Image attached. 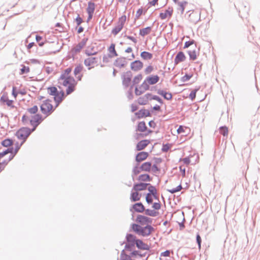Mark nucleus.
<instances>
[{
  "label": "nucleus",
  "mask_w": 260,
  "mask_h": 260,
  "mask_svg": "<svg viewBox=\"0 0 260 260\" xmlns=\"http://www.w3.org/2000/svg\"><path fill=\"white\" fill-rule=\"evenodd\" d=\"M126 17L125 15H122L120 17L118 18V21L117 24H119L120 25L123 27L124 23L126 21Z\"/></svg>",
  "instance_id": "nucleus-49"
},
{
  "label": "nucleus",
  "mask_w": 260,
  "mask_h": 260,
  "mask_svg": "<svg viewBox=\"0 0 260 260\" xmlns=\"http://www.w3.org/2000/svg\"><path fill=\"white\" fill-rule=\"evenodd\" d=\"M192 74H185L184 76L181 77V81L182 82L188 81L192 78Z\"/></svg>",
  "instance_id": "nucleus-53"
},
{
  "label": "nucleus",
  "mask_w": 260,
  "mask_h": 260,
  "mask_svg": "<svg viewBox=\"0 0 260 260\" xmlns=\"http://www.w3.org/2000/svg\"><path fill=\"white\" fill-rule=\"evenodd\" d=\"M152 93H147L144 96H141L138 99V103L140 105H145L147 104Z\"/></svg>",
  "instance_id": "nucleus-20"
},
{
  "label": "nucleus",
  "mask_w": 260,
  "mask_h": 260,
  "mask_svg": "<svg viewBox=\"0 0 260 260\" xmlns=\"http://www.w3.org/2000/svg\"><path fill=\"white\" fill-rule=\"evenodd\" d=\"M149 100H155L157 101L161 105L164 104L163 100L158 95H152L150 96Z\"/></svg>",
  "instance_id": "nucleus-47"
},
{
  "label": "nucleus",
  "mask_w": 260,
  "mask_h": 260,
  "mask_svg": "<svg viewBox=\"0 0 260 260\" xmlns=\"http://www.w3.org/2000/svg\"><path fill=\"white\" fill-rule=\"evenodd\" d=\"M131 69L134 72L140 71L143 67V63L140 60H135L131 63Z\"/></svg>",
  "instance_id": "nucleus-10"
},
{
  "label": "nucleus",
  "mask_w": 260,
  "mask_h": 260,
  "mask_svg": "<svg viewBox=\"0 0 260 260\" xmlns=\"http://www.w3.org/2000/svg\"><path fill=\"white\" fill-rule=\"evenodd\" d=\"M187 3H188L186 1H183L178 3L179 6H180V10H181V14L183 13L185 7Z\"/></svg>",
  "instance_id": "nucleus-54"
},
{
  "label": "nucleus",
  "mask_w": 260,
  "mask_h": 260,
  "mask_svg": "<svg viewBox=\"0 0 260 260\" xmlns=\"http://www.w3.org/2000/svg\"><path fill=\"white\" fill-rule=\"evenodd\" d=\"M147 203L149 205L151 204L153 202V198L149 196V193H147L145 197Z\"/></svg>",
  "instance_id": "nucleus-58"
},
{
  "label": "nucleus",
  "mask_w": 260,
  "mask_h": 260,
  "mask_svg": "<svg viewBox=\"0 0 260 260\" xmlns=\"http://www.w3.org/2000/svg\"><path fill=\"white\" fill-rule=\"evenodd\" d=\"M219 133L224 137L228 136V128L226 126H221L219 127Z\"/></svg>",
  "instance_id": "nucleus-45"
},
{
  "label": "nucleus",
  "mask_w": 260,
  "mask_h": 260,
  "mask_svg": "<svg viewBox=\"0 0 260 260\" xmlns=\"http://www.w3.org/2000/svg\"><path fill=\"white\" fill-rule=\"evenodd\" d=\"M182 188V185L180 184L179 185H178L176 187L171 189H167V191L171 193H174L175 192H178L180 191Z\"/></svg>",
  "instance_id": "nucleus-48"
},
{
  "label": "nucleus",
  "mask_w": 260,
  "mask_h": 260,
  "mask_svg": "<svg viewBox=\"0 0 260 260\" xmlns=\"http://www.w3.org/2000/svg\"><path fill=\"white\" fill-rule=\"evenodd\" d=\"M142 75L141 74H139L134 78L132 80V83H133V85L138 84L142 79Z\"/></svg>",
  "instance_id": "nucleus-42"
},
{
  "label": "nucleus",
  "mask_w": 260,
  "mask_h": 260,
  "mask_svg": "<svg viewBox=\"0 0 260 260\" xmlns=\"http://www.w3.org/2000/svg\"><path fill=\"white\" fill-rule=\"evenodd\" d=\"M15 135L19 140L26 141L29 136V128L28 127H22L17 131Z\"/></svg>",
  "instance_id": "nucleus-4"
},
{
  "label": "nucleus",
  "mask_w": 260,
  "mask_h": 260,
  "mask_svg": "<svg viewBox=\"0 0 260 260\" xmlns=\"http://www.w3.org/2000/svg\"><path fill=\"white\" fill-rule=\"evenodd\" d=\"M200 89V87L194 88L193 89L189 94V99L192 101H194L196 96V93L197 91Z\"/></svg>",
  "instance_id": "nucleus-43"
},
{
  "label": "nucleus",
  "mask_w": 260,
  "mask_h": 260,
  "mask_svg": "<svg viewBox=\"0 0 260 260\" xmlns=\"http://www.w3.org/2000/svg\"><path fill=\"white\" fill-rule=\"evenodd\" d=\"M132 77L133 73L131 71L124 72L121 75L122 84L124 88H127L130 86Z\"/></svg>",
  "instance_id": "nucleus-5"
},
{
  "label": "nucleus",
  "mask_w": 260,
  "mask_h": 260,
  "mask_svg": "<svg viewBox=\"0 0 260 260\" xmlns=\"http://www.w3.org/2000/svg\"><path fill=\"white\" fill-rule=\"evenodd\" d=\"M145 210V207L141 202L136 203L133 204L129 209L131 212L133 213L132 219L134 220L133 213L134 212L143 213Z\"/></svg>",
  "instance_id": "nucleus-6"
},
{
  "label": "nucleus",
  "mask_w": 260,
  "mask_h": 260,
  "mask_svg": "<svg viewBox=\"0 0 260 260\" xmlns=\"http://www.w3.org/2000/svg\"><path fill=\"white\" fill-rule=\"evenodd\" d=\"M18 94H19V93L18 91H17L16 87L13 86L12 88V94L15 99H16Z\"/></svg>",
  "instance_id": "nucleus-63"
},
{
  "label": "nucleus",
  "mask_w": 260,
  "mask_h": 260,
  "mask_svg": "<svg viewBox=\"0 0 260 260\" xmlns=\"http://www.w3.org/2000/svg\"><path fill=\"white\" fill-rule=\"evenodd\" d=\"M146 216L138 214L137 216L136 219H135L136 222H137L138 224L140 225H144L146 224Z\"/></svg>",
  "instance_id": "nucleus-29"
},
{
  "label": "nucleus",
  "mask_w": 260,
  "mask_h": 260,
  "mask_svg": "<svg viewBox=\"0 0 260 260\" xmlns=\"http://www.w3.org/2000/svg\"><path fill=\"white\" fill-rule=\"evenodd\" d=\"M142 226L137 223H133L131 224L129 231H132L139 236L147 237L155 231V229L151 225Z\"/></svg>",
  "instance_id": "nucleus-1"
},
{
  "label": "nucleus",
  "mask_w": 260,
  "mask_h": 260,
  "mask_svg": "<svg viewBox=\"0 0 260 260\" xmlns=\"http://www.w3.org/2000/svg\"><path fill=\"white\" fill-rule=\"evenodd\" d=\"M139 165L140 164L137 163L133 169L132 176L133 179L134 176L137 175L142 171L141 169H140V166H139Z\"/></svg>",
  "instance_id": "nucleus-35"
},
{
  "label": "nucleus",
  "mask_w": 260,
  "mask_h": 260,
  "mask_svg": "<svg viewBox=\"0 0 260 260\" xmlns=\"http://www.w3.org/2000/svg\"><path fill=\"white\" fill-rule=\"evenodd\" d=\"M152 163L150 161H147L143 163L140 166V169L142 171L150 172L151 171Z\"/></svg>",
  "instance_id": "nucleus-28"
},
{
  "label": "nucleus",
  "mask_w": 260,
  "mask_h": 260,
  "mask_svg": "<svg viewBox=\"0 0 260 260\" xmlns=\"http://www.w3.org/2000/svg\"><path fill=\"white\" fill-rule=\"evenodd\" d=\"M152 207L154 210H158L161 208V204L160 202H155L153 204Z\"/></svg>",
  "instance_id": "nucleus-61"
},
{
  "label": "nucleus",
  "mask_w": 260,
  "mask_h": 260,
  "mask_svg": "<svg viewBox=\"0 0 260 260\" xmlns=\"http://www.w3.org/2000/svg\"><path fill=\"white\" fill-rule=\"evenodd\" d=\"M173 9L172 7H169L165 10V12H161L159 13V17L161 19H165L168 16L171 17L173 14Z\"/></svg>",
  "instance_id": "nucleus-21"
},
{
  "label": "nucleus",
  "mask_w": 260,
  "mask_h": 260,
  "mask_svg": "<svg viewBox=\"0 0 260 260\" xmlns=\"http://www.w3.org/2000/svg\"><path fill=\"white\" fill-rule=\"evenodd\" d=\"M153 71V67L149 65L145 69V73L146 75L150 74Z\"/></svg>",
  "instance_id": "nucleus-60"
},
{
  "label": "nucleus",
  "mask_w": 260,
  "mask_h": 260,
  "mask_svg": "<svg viewBox=\"0 0 260 260\" xmlns=\"http://www.w3.org/2000/svg\"><path fill=\"white\" fill-rule=\"evenodd\" d=\"M51 100L48 99L43 102V103L40 106V110L41 112L45 114L47 116L50 115L52 112L54 110L53 105L49 103Z\"/></svg>",
  "instance_id": "nucleus-2"
},
{
  "label": "nucleus",
  "mask_w": 260,
  "mask_h": 260,
  "mask_svg": "<svg viewBox=\"0 0 260 260\" xmlns=\"http://www.w3.org/2000/svg\"><path fill=\"white\" fill-rule=\"evenodd\" d=\"M147 127L146 125L145 121L138 122V124L136 128V131L139 132L140 133H143L146 131Z\"/></svg>",
  "instance_id": "nucleus-23"
},
{
  "label": "nucleus",
  "mask_w": 260,
  "mask_h": 260,
  "mask_svg": "<svg viewBox=\"0 0 260 260\" xmlns=\"http://www.w3.org/2000/svg\"><path fill=\"white\" fill-rule=\"evenodd\" d=\"M196 242L198 244L199 248L200 249L201 247L202 239L199 233L196 235Z\"/></svg>",
  "instance_id": "nucleus-57"
},
{
  "label": "nucleus",
  "mask_w": 260,
  "mask_h": 260,
  "mask_svg": "<svg viewBox=\"0 0 260 260\" xmlns=\"http://www.w3.org/2000/svg\"><path fill=\"white\" fill-rule=\"evenodd\" d=\"M140 56L144 59V60H149L152 58L153 57V54L151 53H150L149 52L144 51L141 52L140 54Z\"/></svg>",
  "instance_id": "nucleus-33"
},
{
  "label": "nucleus",
  "mask_w": 260,
  "mask_h": 260,
  "mask_svg": "<svg viewBox=\"0 0 260 260\" xmlns=\"http://www.w3.org/2000/svg\"><path fill=\"white\" fill-rule=\"evenodd\" d=\"M172 144L170 143L163 144L161 148V151L167 152L171 148Z\"/></svg>",
  "instance_id": "nucleus-51"
},
{
  "label": "nucleus",
  "mask_w": 260,
  "mask_h": 260,
  "mask_svg": "<svg viewBox=\"0 0 260 260\" xmlns=\"http://www.w3.org/2000/svg\"><path fill=\"white\" fill-rule=\"evenodd\" d=\"M147 189L149 191L148 193H149V195L151 194L152 196V198H153L155 200L159 201L158 196L157 195V190L155 187L152 185H150Z\"/></svg>",
  "instance_id": "nucleus-22"
},
{
  "label": "nucleus",
  "mask_w": 260,
  "mask_h": 260,
  "mask_svg": "<svg viewBox=\"0 0 260 260\" xmlns=\"http://www.w3.org/2000/svg\"><path fill=\"white\" fill-rule=\"evenodd\" d=\"M76 84H70L66 89L67 95H69L75 90Z\"/></svg>",
  "instance_id": "nucleus-38"
},
{
  "label": "nucleus",
  "mask_w": 260,
  "mask_h": 260,
  "mask_svg": "<svg viewBox=\"0 0 260 260\" xmlns=\"http://www.w3.org/2000/svg\"><path fill=\"white\" fill-rule=\"evenodd\" d=\"M154 22H153V23L152 24V26H147L145 28L140 29L139 31V35L142 37H144L145 36L149 34L151 31L152 27L154 25Z\"/></svg>",
  "instance_id": "nucleus-26"
},
{
  "label": "nucleus",
  "mask_w": 260,
  "mask_h": 260,
  "mask_svg": "<svg viewBox=\"0 0 260 260\" xmlns=\"http://www.w3.org/2000/svg\"><path fill=\"white\" fill-rule=\"evenodd\" d=\"M18 142H16L15 144V148H13L12 152H11V154L9 156L10 159H13L14 156L16 155V154L17 153L19 149V146H18Z\"/></svg>",
  "instance_id": "nucleus-37"
},
{
  "label": "nucleus",
  "mask_w": 260,
  "mask_h": 260,
  "mask_svg": "<svg viewBox=\"0 0 260 260\" xmlns=\"http://www.w3.org/2000/svg\"><path fill=\"white\" fill-rule=\"evenodd\" d=\"M157 93L162 96L165 100H171L173 98L172 94L170 92H167L164 90L159 89L157 90Z\"/></svg>",
  "instance_id": "nucleus-19"
},
{
  "label": "nucleus",
  "mask_w": 260,
  "mask_h": 260,
  "mask_svg": "<svg viewBox=\"0 0 260 260\" xmlns=\"http://www.w3.org/2000/svg\"><path fill=\"white\" fill-rule=\"evenodd\" d=\"M22 68L20 69V75H23L27 74L29 72V68L27 66H25L23 64L21 65Z\"/></svg>",
  "instance_id": "nucleus-50"
},
{
  "label": "nucleus",
  "mask_w": 260,
  "mask_h": 260,
  "mask_svg": "<svg viewBox=\"0 0 260 260\" xmlns=\"http://www.w3.org/2000/svg\"><path fill=\"white\" fill-rule=\"evenodd\" d=\"M145 214L146 215L152 216V217H155L158 215V212L155 211V210H151L149 209H145L144 211Z\"/></svg>",
  "instance_id": "nucleus-36"
},
{
  "label": "nucleus",
  "mask_w": 260,
  "mask_h": 260,
  "mask_svg": "<svg viewBox=\"0 0 260 260\" xmlns=\"http://www.w3.org/2000/svg\"><path fill=\"white\" fill-rule=\"evenodd\" d=\"M152 180V177H151L148 174H143L139 175L138 178V180L140 181H151Z\"/></svg>",
  "instance_id": "nucleus-30"
},
{
  "label": "nucleus",
  "mask_w": 260,
  "mask_h": 260,
  "mask_svg": "<svg viewBox=\"0 0 260 260\" xmlns=\"http://www.w3.org/2000/svg\"><path fill=\"white\" fill-rule=\"evenodd\" d=\"M187 53L189 55L190 60H194L197 59L196 51L195 50H188Z\"/></svg>",
  "instance_id": "nucleus-44"
},
{
  "label": "nucleus",
  "mask_w": 260,
  "mask_h": 260,
  "mask_svg": "<svg viewBox=\"0 0 260 260\" xmlns=\"http://www.w3.org/2000/svg\"><path fill=\"white\" fill-rule=\"evenodd\" d=\"M87 41L88 38H84L75 47L73 48L71 50L72 55L74 56L77 53L80 52L81 50L86 45Z\"/></svg>",
  "instance_id": "nucleus-7"
},
{
  "label": "nucleus",
  "mask_w": 260,
  "mask_h": 260,
  "mask_svg": "<svg viewBox=\"0 0 260 260\" xmlns=\"http://www.w3.org/2000/svg\"><path fill=\"white\" fill-rule=\"evenodd\" d=\"M83 69V67L82 64H78L74 69V75L75 76H77V75L80 74V73L81 72V71H82Z\"/></svg>",
  "instance_id": "nucleus-41"
},
{
  "label": "nucleus",
  "mask_w": 260,
  "mask_h": 260,
  "mask_svg": "<svg viewBox=\"0 0 260 260\" xmlns=\"http://www.w3.org/2000/svg\"><path fill=\"white\" fill-rule=\"evenodd\" d=\"M67 95V93H65L63 90H61L60 91L58 90L57 96L53 97V100L56 104L55 107H58Z\"/></svg>",
  "instance_id": "nucleus-8"
},
{
  "label": "nucleus",
  "mask_w": 260,
  "mask_h": 260,
  "mask_svg": "<svg viewBox=\"0 0 260 260\" xmlns=\"http://www.w3.org/2000/svg\"><path fill=\"white\" fill-rule=\"evenodd\" d=\"M13 141L10 138H7L1 142V145L5 147H10L13 144Z\"/></svg>",
  "instance_id": "nucleus-32"
},
{
  "label": "nucleus",
  "mask_w": 260,
  "mask_h": 260,
  "mask_svg": "<svg viewBox=\"0 0 260 260\" xmlns=\"http://www.w3.org/2000/svg\"><path fill=\"white\" fill-rule=\"evenodd\" d=\"M98 60V58L95 57H89L84 60V63L86 66L89 67L92 64L96 63Z\"/></svg>",
  "instance_id": "nucleus-27"
},
{
  "label": "nucleus",
  "mask_w": 260,
  "mask_h": 260,
  "mask_svg": "<svg viewBox=\"0 0 260 260\" xmlns=\"http://www.w3.org/2000/svg\"><path fill=\"white\" fill-rule=\"evenodd\" d=\"M123 27L117 24V25L112 29L111 33L114 36H116L123 28Z\"/></svg>",
  "instance_id": "nucleus-39"
},
{
  "label": "nucleus",
  "mask_w": 260,
  "mask_h": 260,
  "mask_svg": "<svg viewBox=\"0 0 260 260\" xmlns=\"http://www.w3.org/2000/svg\"><path fill=\"white\" fill-rule=\"evenodd\" d=\"M136 236L132 234L127 233L125 236L126 243L124 246V250L132 251L136 245Z\"/></svg>",
  "instance_id": "nucleus-3"
},
{
  "label": "nucleus",
  "mask_w": 260,
  "mask_h": 260,
  "mask_svg": "<svg viewBox=\"0 0 260 260\" xmlns=\"http://www.w3.org/2000/svg\"><path fill=\"white\" fill-rule=\"evenodd\" d=\"M127 63L126 61V58L124 57H120L117 58L114 62L113 64L119 68H124Z\"/></svg>",
  "instance_id": "nucleus-14"
},
{
  "label": "nucleus",
  "mask_w": 260,
  "mask_h": 260,
  "mask_svg": "<svg viewBox=\"0 0 260 260\" xmlns=\"http://www.w3.org/2000/svg\"><path fill=\"white\" fill-rule=\"evenodd\" d=\"M186 57L184 53L182 51H179L176 54L174 59V63L177 65L180 62H182L185 60Z\"/></svg>",
  "instance_id": "nucleus-17"
},
{
  "label": "nucleus",
  "mask_w": 260,
  "mask_h": 260,
  "mask_svg": "<svg viewBox=\"0 0 260 260\" xmlns=\"http://www.w3.org/2000/svg\"><path fill=\"white\" fill-rule=\"evenodd\" d=\"M144 90L142 89L139 90L137 86L135 87V93L136 95H140L144 93Z\"/></svg>",
  "instance_id": "nucleus-64"
},
{
  "label": "nucleus",
  "mask_w": 260,
  "mask_h": 260,
  "mask_svg": "<svg viewBox=\"0 0 260 260\" xmlns=\"http://www.w3.org/2000/svg\"><path fill=\"white\" fill-rule=\"evenodd\" d=\"M147 10H148V8L146 9V10H145L144 12H143V9L142 8L139 9L137 11L136 14L135 19H138L140 17V16L143 14V13H144V14H145V13L147 12Z\"/></svg>",
  "instance_id": "nucleus-52"
},
{
  "label": "nucleus",
  "mask_w": 260,
  "mask_h": 260,
  "mask_svg": "<svg viewBox=\"0 0 260 260\" xmlns=\"http://www.w3.org/2000/svg\"><path fill=\"white\" fill-rule=\"evenodd\" d=\"M108 50L110 53H109V57L112 58L115 56H117L118 55L115 50V44L112 43L110 46L108 47Z\"/></svg>",
  "instance_id": "nucleus-24"
},
{
  "label": "nucleus",
  "mask_w": 260,
  "mask_h": 260,
  "mask_svg": "<svg viewBox=\"0 0 260 260\" xmlns=\"http://www.w3.org/2000/svg\"><path fill=\"white\" fill-rule=\"evenodd\" d=\"M196 41L194 40H190L187 41H186L184 43V48H187L191 45L195 44Z\"/></svg>",
  "instance_id": "nucleus-55"
},
{
  "label": "nucleus",
  "mask_w": 260,
  "mask_h": 260,
  "mask_svg": "<svg viewBox=\"0 0 260 260\" xmlns=\"http://www.w3.org/2000/svg\"><path fill=\"white\" fill-rule=\"evenodd\" d=\"M141 197V194H140L138 191H135L134 192L133 190L131 191L130 200L132 202H135L137 201H139Z\"/></svg>",
  "instance_id": "nucleus-25"
},
{
  "label": "nucleus",
  "mask_w": 260,
  "mask_h": 260,
  "mask_svg": "<svg viewBox=\"0 0 260 260\" xmlns=\"http://www.w3.org/2000/svg\"><path fill=\"white\" fill-rule=\"evenodd\" d=\"M149 84L147 82V81H146V79L143 81V82L141 84V85L139 87V88L142 89V90H144V92H145L146 90H148L149 89L150 86Z\"/></svg>",
  "instance_id": "nucleus-40"
},
{
  "label": "nucleus",
  "mask_w": 260,
  "mask_h": 260,
  "mask_svg": "<svg viewBox=\"0 0 260 260\" xmlns=\"http://www.w3.org/2000/svg\"><path fill=\"white\" fill-rule=\"evenodd\" d=\"M27 111L31 114H38L37 112L38 111V107L37 105L34 106L31 108H28Z\"/></svg>",
  "instance_id": "nucleus-46"
},
{
  "label": "nucleus",
  "mask_w": 260,
  "mask_h": 260,
  "mask_svg": "<svg viewBox=\"0 0 260 260\" xmlns=\"http://www.w3.org/2000/svg\"><path fill=\"white\" fill-rule=\"evenodd\" d=\"M149 153L147 152L141 151L138 152L135 157V160L137 164H140L141 162L145 160L148 156Z\"/></svg>",
  "instance_id": "nucleus-12"
},
{
  "label": "nucleus",
  "mask_w": 260,
  "mask_h": 260,
  "mask_svg": "<svg viewBox=\"0 0 260 260\" xmlns=\"http://www.w3.org/2000/svg\"><path fill=\"white\" fill-rule=\"evenodd\" d=\"M13 100H9V99H6V105L8 106V107H10L12 108H14L15 107V106L14 105H13Z\"/></svg>",
  "instance_id": "nucleus-62"
},
{
  "label": "nucleus",
  "mask_w": 260,
  "mask_h": 260,
  "mask_svg": "<svg viewBox=\"0 0 260 260\" xmlns=\"http://www.w3.org/2000/svg\"><path fill=\"white\" fill-rule=\"evenodd\" d=\"M159 80V77L157 75H151L147 76L146 78V81H147L150 85H154L157 83Z\"/></svg>",
  "instance_id": "nucleus-18"
},
{
  "label": "nucleus",
  "mask_w": 260,
  "mask_h": 260,
  "mask_svg": "<svg viewBox=\"0 0 260 260\" xmlns=\"http://www.w3.org/2000/svg\"><path fill=\"white\" fill-rule=\"evenodd\" d=\"M44 118L40 114H36L31 116V119L29 120L30 124H36L39 125L43 121Z\"/></svg>",
  "instance_id": "nucleus-11"
},
{
  "label": "nucleus",
  "mask_w": 260,
  "mask_h": 260,
  "mask_svg": "<svg viewBox=\"0 0 260 260\" xmlns=\"http://www.w3.org/2000/svg\"><path fill=\"white\" fill-rule=\"evenodd\" d=\"M139 254V251L138 250H132L131 252L128 254V256H129L130 258H132V257H136L137 256H138Z\"/></svg>",
  "instance_id": "nucleus-59"
},
{
  "label": "nucleus",
  "mask_w": 260,
  "mask_h": 260,
  "mask_svg": "<svg viewBox=\"0 0 260 260\" xmlns=\"http://www.w3.org/2000/svg\"><path fill=\"white\" fill-rule=\"evenodd\" d=\"M135 114L138 119H141L143 117H149L151 115L149 111L145 109L144 108L141 109L138 112H136Z\"/></svg>",
  "instance_id": "nucleus-13"
},
{
  "label": "nucleus",
  "mask_w": 260,
  "mask_h": 260,
  "mask_svg": "<svg viewBox=\"0 0 260 260\" xmlns=\"http://www.w3.org/2000/svg\"><path fill=\"white\" fill-rule=\"evenodd\" d=\"M136 246L139 249L147 250H149L150 249L149 246L144 243L142 240L138 239L137 237L136 239Z\"/></svg>",
  "instance_id": "nucleus-16"
},
{
  "label": "nucleus",
  "mask_w": 260,
  "mask_h": 260,
  "mask_svg": "<svg viewBox=\"0 0 260 260\" xmlns=\"http://www.w3.org/2000/svg\"><path fill=\"white\" fill-rule=\"evenodd\" d=\"M150 185H151L149 183H144V182H139V183H135L133 185V187L132 190H134L136 191H140L146 190L147 187L149 186Z\"/></svg>",
  "instance_id": "nucleus-9"
},
{
  "label": "nucleus",
  "mask_w": 260,
  "mask_h": 260,
  "mask_svg": "<svg viewBox=\"0 0 260 260\" xmlns=\"http://www.w3.org/2000/svg\"><path fill=\"white\" fill-rule=\"evenodd\" d=\"M95 10V4L91 1L88 3V7L86 9L87 13L88 14H93Z\"/></svg>",
  "instance_id": "nucleus-34"
},
{
  "label": "nucleus",
  "mask_w": 260,
  "mask_h": 260,
  "mask_svg": "<svg viewBox=\"0 0 260 260\" xmlns=\"http://www.w3.org/2000/svg\"><path fill=\"white\" fill-rule=\"evenodd\" d=\"M75 21H76L77 23L76 27H77L83 22V20L81 17H80L79 14H78L77 17L75 19Z\"/></svg>",
  "instance_id": "nucleus-56"
},
{
  "label": "nucleus",
  "mask_w": 260,
  "mask_h": 260,
  "mask_svg": "<svg viewBox=\"0 0 260 260\" xmlns=\"http://www.w3.org/2000/svg\"><path fill=\"white\" fill-rule=\"evenodd\" d=\"M150 142V140L147 139H144L140 141L136 145V150L141 151L143 150L148 145Z\"/></svg>",
  "instance_id": "nucleus-15"
},
{
  "label": "nucleus",
  "mask_w": 260,
  "mask_h": 260,
  "mask_svg": "<svg viewBox=\"0 0 260 260\" xmlns=\"http://www.w3.org/2000/svg\"><path fill=\"white\" fill-rule=\"evenodd\" d=\"M48 93L50 95L54 96V97L57 96L58 93L57 88L54 86H50L47 88Z\"/></svg>",
  "instance_id": "nucleus-31"
}]
</instances>
